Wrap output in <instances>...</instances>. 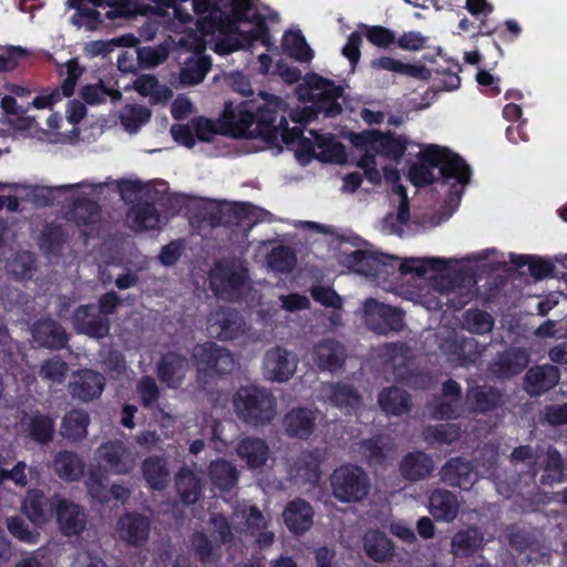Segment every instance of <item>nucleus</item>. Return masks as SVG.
<instances>
[{
	"label": "nucleus",
	"instance_id": "23",
	"mask_svg": "<svg viewBox=\"0 0 567 567\" xmlns=\"http://www.w3.org/2000/svg\"><path fill=\"white\" fill-rule=\"evenodd\" d=\"M264 367L270 380L285 382L293 375L297 363L289 351L277 346L266 352Z\"/></svg>",
	"mask_w": 567,
	"mask_h": 567
},
{
	"label": "nucleus",
	"instance_id": "10",
	"mask_svg": "<svg viewBox=\"0 0 567 567\" xmlns=\"http://www.w3.org/2000/svg\"><path fill=\"white\" fill-rule=\"evenodd\" d=\"M363 310L367 323L378 333L400 332L404 328V312L399 308L369 298Z\"/></svg>",
	"mask_w": 567,
	"mask_h": 567
},
{
	"label": "nucleus",
	"instance_id": "33",
	"mask_svg": "<svg viewBox=\"0 0 567 567\" xmlns=\"http://www.w3.org/2000/svg\"><path fill=\"white\" fill-rule=\"evenodd\" d=\"M237 454L249 467L257 468L266 464L269 447L262 439L247 436L238 443Z\"/></svg>",
	"mask_w": 567,
	"mask_h": 567
},
{
	"label": "nucleus",
	"instance_id": "58",
	"mask_svg": "<svg viewBox=\"0 0 567 567\" xmlns=\"http://www.w3.org/2000/svg\"><path fill=\"white\" fill-rule=\"evenodd\" d=\"M359 29L367 40L379 48H389L395 43V33L382 25L359 24Z\"/></svg>",
	"mask_w": 567,
	"mask_h": 567
},
{
	"label": "nucleus",
	"instance_id": "13",
	"mask_svg": "<svg viewBox=\"0 0 567 567\" xmlns=\"http://www.w3.org/2000/svg\"><path fill=\"white\" fill-rule=\"evenodd\" d=\"M60 499L61 496L56 493L49 497L39 488H30L22 502L21 509L32 524L41 526L53 517Z\"/></svg>",
	"mask_w": 567,
	"mask_h": 567
},
{
	"label": "nucleus",
	"instance_id": "34",
	"mask_svg": "<svg viewBox=\"0 0 567 567\" xmlns=\"http://www.w3.org/2000/svg\"><path fill=\"white\" fill-rule=\"evenodd\" d=\"M484 535L477 527L458 530L452 538V551L457 557H470L483 547Z\"/></svg>",
	"mask_w": 567,
	"mask_h": 567
},
{
	"label": "nucleus",
	"instance_id": "54",
	"mask_svg": "<svg viewBox=\"0 0 567 567\" xmlns=\"http://www.w3.org/2000/svg\"><path fill=\"white\" fill-rule=\"evenodd\" d=\"M329 401L337 408H355L361 402V396L352 385L337 383L330 386Z\"/></svg>",
	"mask_w": 567,
	"mask_h": 567
},
{
	"label": "nucleus",
	"instance_id": "20",
	"mask_svg": "<svg viewBox=\"0 0 567 567\" xmlns=\"http://www.w3.org/2000/svg\"><path fill=\"white\" fill-rule=\"evenodd\" d=\"M55 516L56 523L64 536H79L86 526V516L82 507L61 496L56 504Z\"/></svg>",
	"mask_w": 567,
	"mask_h": 567
},
{
	"label": "nucleus",
	"instance_id": "49",
	"mask_svg": "<svg viewBox=\"0 0 567 567\" xmlns=\"http://www.w3.org/2000/svg\"><path fill=\"white\" fill-rule=\"evenodd\" d=\"M212 68V59L208 55H200L189 60L179 73V81L184 85L199 84Z\"/></svg>",
	"mask_w": 567,
	"mask_h": 567
},
{
	"label": "nucleus",
	"instance_id": "39",
	"mask_svg": "<svg viewBox=\"0 0 567 567\" xmlns=\"http://www.w3.org/2000/svg\"><path fill=\"white\" fill-rule=\"evenodd\" d=\"M27 436L41 444H49L53 440L54 420L45 414L34 413L23 422Z\"/></svg>",
	"mask_w": 567,
	"mask_h": 567
},
{
	"label": "nucleus",
	"instance_id": "14",
	"mask_svg": "<svg viewBox=\"0 0 567 567\" xmlns=\"http://www.w3.org/2000/svg\"><path fill=\"white\" fill-rule=\"evenodd\" d=\"M72 326L76 333L94 339H103L110 332V320L96 312L93 303L79 306L72 315Z\"/></svg>",
	"mask_w": 567,
	"mask_h": 567
},
{
	"label": "nucleus",
	"instance_id": "3",
	"mask_svg": "<svg viewBox=\"0 0 567 567\" xmlns=\"http://www.w3.org/2000/svg\"><path fill=\"white\" fill-rule=\"evenodd\" d=\"M417 158L419 163H413L408 172L409 181L417 188L430 186L439 179L433 174V168L440 169V179L444 184L455 181L466 185L471 181L470 165L447 147L426 145L417 154Z\"/></svg>",
	"mask_w": 567,
	"mask_h": 567
},
{
	"label": "nucleus",
	"instance_id": "29",
	"mask_svg": "<svg viewBox=\"0 0 567 567\" xmlns=\"http://www.w3.org/2000/svg\"><path fill=\"white\" fill-rule=\"evenodd\" d=\"M429 509L435 520L452 522L460 509L457 496L447 489L436 488L430 495Z\"/></svg>",
	"mask_w": 567,
	"mask_h": 567
},
{
	"label": "nucleus",
	"instance_id": "59",
	"mask_svg": "<svg viewBox=\"0 0 567 567\" xmlns=\"http://www.w3.org/2000/svg\"><path fill=\"white\" fill-rule=\"evenodd\" d=\"M151 116L152 113L147 107L134 104L122 113L121 123L127 132L135 133L151 120Z\"/></svg>",
	"mask_w": 567,
	"mask_h": 567
},
{
	"label": "nucleus",
	"instance_id": "32",
	"mask_svg": "<svg viewBox=\"0 0 567 567\" xmlns=\"http://www.w3.org/2000/svg\"><path fill=\"white\" fill-rule=\"evenodd\" d=\"M175 488L185 505L195 504L203 494L202 480L189 468L183 467L175 480Z\"/></svg>",
	"mask_w": 567,
	"mask_h": 567
},
{
	"label": "nucleus",
	"instance_id": "40",
	"mask_svg": "<svg viewBox=\"0 0 567 567\" xmlns=\"http://www.w3.org/2000/svg\"><path fill=\"white\" fill-rule=\"evenodd\" d=\"M143 477L154 491H162L167 486L169 472L163 457L152 455L142 463Z\"/></svg>",
	"mask_w": 567,
	"mask_h": 567
},
{
	"label": "nucleus",
	"instance_id": "48",
	"mask_svg": "<svg viewBox=\"0 0 567 567\" xmlns=\"http://www.w3.org/2000/svg\"><path fill=\"white\" fill-rule=\"evenodd\" d=\"M68 236L59 224H48L40 237V248L47 255L60 256L66 243Z\"/></svg>",
	"mask_w": 567,
	"mask_h": 567
},
{
	"label": "nucleus",
	"instance_id": "60",
	"mask_svg": "<svg viewBox=\"0 0 567 567\" xmlns=\"http://www.w3.org/2000/svg\"><path fill=\"white\" fill-rule=\"evenodd\" d=\"M7 528L9 533L18 540L35 545L39 542L40 533L35 529H30L25 520L20 516H12L7 519Z\"/></svg>",
	"mask_w": 567,
	"mask_h": 567
},
{
	"label": "nucleus",
	"instance_id": "42",
	"mask_svg": "<svg viewBox=\"0 0 567 567\" xmlns=\"http://www.w3.org/2000/svg\"><path fill=\"white\" fill-rule=\"evenodd\" d=\"M212 484L224 492H229L238 481L237 468L228 461L218 458L208 466Z\"/></svg>",
	"mask_w": 567,
	"mask_h": 567
},
{
	"label": "nucleus",
	"instance_id": "8",
	"mask_svg": "<svg viewBox=\"0 0 567 567\" xmlns=\"http://www.w3.org/2000/svg\"><path fill=\"white\" fill-rule=\"evenodd\" d=\"M192 359L199 377L214 379L230 373L235 365L233 353L214 341L197 343Z\"/></svg>",
	"mask_w": 567,
	"mask_h": 567
},
{
	"label": "nucleus",
	"instance_id": "21",
	"mask_svg": "<svg viewBox=\"0 0 567 567\" xmlns=\"http://www.w3.org/2000/svg\"><path fill=\"white\" fill-rule=\"evenodd\" d=\"M440 477L445 484L464 491H468L476 480L472 462L462 456L450 458L440 470Z\"/></svg>",
	"mask_w": 567,
	"mask_h": 567
},
{
	"label": "nucleus",
	"instance_id": "46",
	"mask_svg": "<svg viewBox=\"0 0 567 567\" xmlns=\"http://www.w3.org/2000/svg\"><path fill=\"white\" fill-rule=\"evenodd\" d=\"M281 45L284 52L297 61L309 62L313 58V51L299 30L286 32Z\"/></svg>",
	"mask_w": 567,
	"mask_h": 567
},
{
	"label": "nucleus",
	"instance_id": "19",
	"mask_svg": "<svg viewBox=\"0 0 567 567\" xmlns=\"http://www.w3.org/2000/svg\"><path fill=\"white\" fill-rule=\"evenodd\" d=\"M188 361L186 357L176 351H168L163 354L156 365V375L161 383L169 389H177L182 385Z\"/></svg>",
	"mask_w": 567,
	"mask_h": 567
},
{
	"label": "nucleus",
	"instance_id": "56",
	"mask_svg": "<svg viewBox=\"0 0 567 567\" xmlns=\"http://www.w3.org/2000/svg\"><path fill=\"white\" fill-rule=\"evenodd\" d=\"M464 321L470 332L484 334L492 331L494 327L493 317L484 310L470 309L464 315Z\"/></svg>",
	"mask_w": 567,
	"mask_h": 567
},
{
	"label": "nucleus",
	"instance_id": "27",
	"mask_svg": "<svg viewBox=\"0 0 567 567\" xmlns=\"http://www.w3.org/2000/svg\"><path fill=\"white\" fill-rule=\"evenodd\" d=\"M105 386L104 377L94 370H81L74 381L70 383V392L73 398H78L84 402L99 398Z\"/></svg>",
	"mask_w": 567,
	"mask_h": 567
},
{
	"label": "nucleus",
	"instance_id": "24",
	"mask_svg": "<svg viewBox=\"0 0 567 567\" xmlns=\"http://www.w3.org/2000/svg\"><path fill=\"white\" fill-rule=\"evenodd\" d=\"M312 361L321 371L336 372L346 362L344 348L336 340H322L313 347Z\"/></svg>",
	"mask_w": 567,
	"mask_h": 567
},
{
	"label": "nucleus",
	"instance_id": "45",
	"mask_svg": "<svg viewBox=\"0 0 567 567\" xmlns=\"http://www.w3.org/2000/svg\"><path fill=\"white\" fill-rule=\"evenodd\" d=\"M136 229L153 230L158 227L159 213L154 203L143 202L132 206L127 214Z\"/></svg>",
	"mask_w": 567,
	"mask_h": 567
},
{
	"label": "nucleus",
	"instance_id": "17",
	"mask_svg": "<svg viewBox=\"0 0 567 567\" xmlns=\"http://www.w3.org/2000/svg\"><path fill=\"white\" fill-rule=\"evenodd\" d=\"M31 334L39 347L50 350L66 348L70 336L61 323L51 318H41L31 327Z\"/></svg>",
	"mask_w": 567,
	"mask_h": 567
},
{
	"label": "nucleus",
	"instance_id": "30",
	"mask_svg": "<svg viewBox=\"0 0 567 567\" xmlns=\"http://www.w3.org/2000/svg\"><path fill=\"white\" fill-rule=\"evenodd\" d=\"M433 470L432 457L423 451L409 452L400 463L401 475L412 482L426 478Z\"/></svg>",
	"mask_w": 567,
	"mask_h": 567
},
{
	"label": "nucleus",
	"instance_id": "63",
	"mask_svg": "<svg viewBox=\"0 0 567 567\" xmlns=\"http://www.w3.org/2000/svg\"><path fill=\"white\" fill-rule=\"evenodd\" d=\"M221 115L217 121V125L209 118L198 116L192 120L196 137L202 142H210L216 134L226 135L223 133L220 123Z\"/></svg>",
	"mask_w": 567,
	"mask_h": 567
},
{
	"label": "nucleus",
	"instance_id": "12",
	"mask_svg": "<svg viewBox=\"0 0 567 567\" xmlns=\"http://www.w3.org/2000/svg\"><path fill=\"white\" fill-rule=\"evenodd\" d=\"M221 0H193V8L199 19V27L206 33L225 30H237L236 21L230 12L219 7Z\"/></svg>",
	"mask_w": 567,
	"mask_h": 567
},
{
	"label": "nucleus",
	"instance_id": "1",
	"mask_svg": "<svg viewBox=\"0 0 567 567\" xmlns=\"http://www.w3.org/2000/svg\"><path fill=\"white\" fill-rule=\"evenodd\" d=\"M264 104L256 105L254 101H243L235 105L225 102L221 112L223 133L236 138H260L266 144L278 146L279 127L278 112L282 105L279 96L262 94Z\"/></svg>",
	"mask_w": 567,
	"mask_h": 567
},
{
	"label": "nucleus",
	"instance_id": "62",
	"mask_svg": "<svg viewBox=\"0 0 567 567\" xmlns=\"http://www.w3.org/2000/svg\"><path fill=\"white\" fill-rule=\"evenodd\" d=\"M141 404L145 409H154L159 399V389L151 375L143 377L136 385Z\"/></svg>",
	"mask_w": 567,
	"mask_h": 567
},
{
	"label": "nucleus",
	"instance_id": "64",
	"mask_svg": "<svg viewBox=\"0 0 567 567\" xmlns=\"http://www.w3.org/2000/svg\"><path fill=\"white\" fill-rule=\"evenodd\" d=\"M312 299L326 308L341 309L342 298L337 291L328 286H313L310 289Z\"/></svg>",
	"mask_w": 567,
	"mask_h": 567
},
{
	"label": "nucleus",
	"instance_id": "2",
	"mask_svg": "<svg viewBox=\"0 0 567 567\" xmlns=\"http://www.w3.org/2000/svg\"><path fill=\"white\" fill-rule=\"evenodd\" d=\"M343 264L360 275L383 281L399 279L411 274L423 277L429 271H443L449 268V262L444 258H406L401 260L395 256L360 249L344 255Z\"/></svg>",
	"mask_w": 567,
	"mask_h": 567
},
{
	"label": "nucleus",
	"instance_id": "51",
	"mask_svg": "<svg viewBox=\"0 0 567 567\" xmlns=\"http://www.w3.org/2000/svg\"><path fill=\"white\" fill-rule=\"evenodd\" d=\"M71 214L76 225L90 226L99 220L101 206L87 197H80L74 200Z\"/></svg>",
	"mask_w": 567,
	"mask_h": 567
},
{
	"label": "nucleus",
	"instance_id": "16",
	"mask_svg": "<svg viewBox=\"0 0 567 567\" xmlns=\"http://www.w3.org/2000/svg\"><path fill=\"white\" fill-rule=\"evenodd\" d=\"M465 402L470 412L474 414H487L502 406L503 393L493 385L471 384L465 393Z\"/></svg>",
	"mask_w": 567,
	"mask_h": 567
},
{
	"label": "nucleus",
	"instance_id": "26",
	"mask_svg": "<svg viewBox=\"0 0 567 567\" xmlns=\"http://www.w3.org/2000/svg\"><path fill=\"white\" fill-rule=\"evenodd\" d=\"M560 380L559 369L551 364L530 368L525 375V390L532 396H539L554 389Z\"/></svg>",
	"mask_w": 567,
	"mask_h": 567
},
{
	"label": "nucleus",
	"instance_id": "47",
	"mask_svg": "<svg viewBox=\"0 0 567 567\" xmlns=\"http://www.w3.org/2000/svg\"><path fill=\"white\" fill-rule=\"evenodd\" d=\"M422 436L429 445H451L460 439L461 432L456 424L441 423L424 427Z\"/></svg>",
	"mask_w": 567,
	"mask_h": 567
},
{
	"label": "nucleus",
	"instance_id": "5",
	"mask_svg": "<svg viewBox=\"0 0 567 567\" xmlns=\"http://www.w3.org/2000/svg\"><path fill=\"white\" fill-rule=\"evenodd\" d=\"M249 284L248 269L236 259L216 261L209 272V287L214 295L226 301H239Z\"/></svg>",
	"mask_w": 567,
	"mask_h": 567
},
{
	"label": "nucleus",
	"instance_id": "7",
	"mask_svg": "<svg viewBox=\"0 0 567 567\" xmlns=\"http://www.w3.org/2000/svg\"><path fill=\"white\" fill-rule=\"evenodd\" d=\"M270 215L266 209L259 208L251 203H229L226 205L209 204L202 210V218L212 226L219 225L239 226L248 221L250 226L264 221Z\"/></svg>",
	"mask_w": 567,
	"mask_h": 567
},
{
	"label": "nucleus",
	"instance_id": "9",
	"mask_svg": "<svg viewBox=\"0 0 567 567\" xmlns=\"http://www.w3.org/2000/svg\"><path fill=\"white\" fill-rule=\"evenodd\" d=\"M351 143L357 148H371L375 154L399 162L411 141L405 135H398L392 131L364 130L353 134Z\"/></svg>",
	"mask_w": 567,
	"mask_h": 567
},
{
	"label": "nucleus",
	"instance_id": "15",
	"mask_svg": "<svg viewBox=\"0 0 567 567\" xmlns=\"http://www.w3.org/2000/svg\"><path fill=\"white\" fill-rule=\"evenodd\" d=\"M116 532L121 540L141 548L146 544L151 532V520L137 512H126L117 520Z\"/></svg>",
	"mask_w": 567,
	"mask_h": 567
},
{
	"label": "nucleus",
	"instance_id": "18",
	"mask_svg": "<svg viewBox=\"0 0 567 567\" xmlns=\"http://www.w3.org/2000/svg\"><path fill=\"white\" fill-rule=\"evenodd\" d=\"M528 362L529 358L524 349L512 347L498 352L488 370L497 379H509L523 372Z\"/></svg>",
	"mask_w": 567,
	"mask_h": 567
},
{
	"label": "nucleus",
	"instance_id": "50",
	"mask_svg": "<svg viewBox=\"0 0 567 567\" xmlns=\"http://www.w3.org/2000/svg\"><path fill=\"white\" fill-rule=\"evenodd\" d=\"M268 266L276 272L289 274L297 265L295 250L289 246L274 247L266 257Z\"/></svg>",
	"mask_w": 567,
	"mask_h": 567
},
{
	"label": "nucleus",
	"instance_id": "38",
	"mask_svg": "<svg viewBox=\"0 0 567 567\" xmlns=\"http://www.w3.org/2000/svg\"><path fill=\"white\" fill-rule=\"evenodd\" d=\"M343 94V87L341 85H331V87L318 92L313 96L312 111L315 114H323L324 117H336L341 114L342 106L339 103V99Z\"/></svg>",
	"mask_w": 567,
	"mask_h": 567
},
{
	"label": "nucleus",
	"instance_id": "4",
	"mask_svg": "<svg viewBox=\"0 0 567 567\" xmlns=\"http://www.w3.org/2000/svg\"><path fill=\"white\" fill-rule=\"evenodd\" d=\"M237 417L248 426L259 427L269 424L277 409L274 394L257 385H243L233 396Z\"/></svg>",
	"mask_w": 567,
	"mask_h": 567
},
{
	"label": "nucleus",
	"instance_id": "61",
	"mask_svg": "<svg viewBox=\"0 0 567 567\" xmlns=\"http://www.w3.org/2000/svg\"><path fill=\"white\" fill-rule=\"evenodd\" d=\"M318 148L321 150L323 161L342 163L344 158V146L342 143L334 140L332 135L316 136Z\"/></svg>",
	"mask_w": 567,
	"mask_h": 567
},
{
	"label": "nucleus",
	"instance_id": "31",
	"mask_svg": "<svg viewBox=\"0 0 567 567\" xmlns=\"http://www.w3.org/2000/svg\"><path fill=\"white\" fill-rule=\"evenodd\" d=\"M365 555L375 563H384L392 558L394 553L393 542L385 533L373 529L369 530L363 538Z\"/></svg>",
	"mask_w": 567,
	"mask_h": 567
},
{
	"label": "nucleus",
	"instance_id": "6",
	"mask_svg": "<svg viewBox=\"0 0 567 567\" xmlns=\"http://www.w3.org/2000/svg\"><path fill=\"white\" fill-rule=\"evenodd\" d=\"M332 495L341 503H358L370 491V478L367 472L355 464H343L337 467L331 476Z\"/></svg>",
	"mask_w": 567,
	"mask_h": 567
},
{
	"label": "nucleus",
	"instance_id": "55",
	"mask_svg": "<svg viewBox=\"0 0 567 567\" xmlns=\"http://www.w3.org/2000/svg\"><path fill=\"white\" fill-rule=\"evenodd\" d=\"M107 96L116 101L122 97V93L118 90L105 86L102 80L96 84L84 85L81 90V97L90 105L104 103Z\"/></svg>",
	"mask_w": 567,
	"mask_h": 567
},
{
	"label": "nucleus",
	"instance_id": "25",
	"mask_svg": "<svg viewBox=\"0 0 567 567\" xmlns=\"http://www.w3.org/2000/svg\"><path fill=\"white\" fill-rule=\"evenodd\" d=\"M100 462L113 474H127L132 465L130 453L122 441H107L97 449Z\"/></svg>",
	"mask_w": 567,
	"mask_h": 567
},
{
	"label": "nucleus",
	"instance_id": "36",
	"mask_svg": "<svg viewBox=\"0 0 567 567\" xmlns=\"http://www.w3.org/2000/svg\"><path fill=\"white\" fill-rule=\"evenodd\" d=\"M53 470L63 481L76 482L83 475L84 464L76 453L61 451L53 460Z\"/></svg>",
	"mask_w": 567,
	"mask_h": 567
},
{
	"label": "nucleus",
	"instance_id": "44",
	"mask_svg": "<svg viewBox=\"0 0 567 567\" xmlns=\"http://www.w3.org/2000/svg\"><path fill=\"white\" fill-rule=\"evenodd\" d=\"M90 415L84 410L72 409L62 420V434L72 441H80L87 434Z\"/></svg>",
	"mask_w": 567,
	"mask_h": 567
},
{
	"label": "nucleus",
	"instance_id": "43",
	"mask_svg": "<svg viewBox=\"0 0 567 567\" xmlns=\"http://www.w3.org/2000/svg\"><path fill=\"white\" fill-rule=\"evenodd\" d=\"M189 544L193 555L202 565H212L220 559V546H214L204 532H194L189 536Z\"/></svg>",
	"mask_w": 567,
	"mask_h": 567
},
{
	"label": "nucleus",
	"instance_id": "52",
	"mask_svg": "<svg viewBox=\"0 0 567 567\" xmlns=\"http://www.w3.org/2000/svg\"><path fill=\"white\" fill-rule=\"evenodd\" d=\"M89 491L92 497L99 499L102 504H107L112 499L125 504L131 497V489L128 487L121 484H112L110 489H105L101 480H93Z\"/></svg>",
	"mask_w": 567,
	"mask_h": 567
},
{
	"label": "nucleus",
	"instance_id": "11",
	"mask_svg": "<svg viewBox=\"0 0 567 567\" xmlns=\"http://www.w3.org/2000/svg\"><path fill=\"white\" fill-rule=\"evenodd\" d=\"M243 316L233 308L219 307L208 317L209 334L220 341H233L245 332Z\"/></svg>",
	"mask_w": 567,
	"mask_h": 567
},
{
	"label": "nucleus",
	"instance_id": "22",
	"mask_svg": "<svg viewBox=\"0 0 567 567\" xmlns=\"http://www.w3.org/2000/svg\"><path fill=\"white\" fill-rule=\"evenodd\" d=\"M316 420L312 410L297 406L285 414L282 426L287 436L306 441L313 434Z\"/></svg>",
	"mask_w": 567,
	"mask_h": 567
},
{
	"label": "nucleus",
	"instance_id": "37",
	"mask_svg": "<svg viewBox=\"0 0 567 567\" xmlns=\"http://www.w3.org/2000/svg\"><path fill=\"white\" fill-rule=\"evenodd\" d=\"M251 23H255V28L248 31H241L239 28L237 30H225V32L238 34L241 39L240 44L230 43L229 51H235L243 47H251L257 41L266 47L270 44V31L265 21V18L259 13H255V20Z\"/></svg>",
	"mask_w": 567,
	"mask_h": 567
},
{
	"label": "nucleus",
	"instance_id": "28",
	"mask_svg": "<svg viewBox=\"0 0 567 567\" xmlns=\"http://www.w3.org/2000/svg\"><path fill=\"white\" fill-rule=\"evenodd\" d=\"M313 509L302 499L296 498L289 502L284 512V520L287 528L295 535H301L310 529L313 523Z\"/></svg>",
	"mask_w": 567,
	"mask_h": 567
},
{
	"label": "nucleus",
	"instance_id": "35",
	"mask_svg": "<svg viewBox=\"0 0 567 567\" xmlns=\"http://www.w3.org/2000/svg\"><path fill=\"white\" fill-rule=\"evenodd\" d=\"M567 478V464L565 463L560 452L553 445H549L546 452L544 464V473L539 482L544 486H553L561 483Z\"/></svg>",
	"mask_w": 567,
	"mask_h": 567
},
{
	"label": "nucleus",
	"instance_id": "57",
	"mask_svg": "<svg viewBox=\"0 0 567 567\" xmlns=\"http://www.w3.org/2000/svg\"><path fill=\"white\" fill-rule=\"evenodd\" d=\"M68 364L60 357H53L43 361L40 367L39 375L44 381H51L61 384L65 381Z\"/></svg>",
	"mask_w": 567,
	"mask_h": 567
},
{
	"label": "nucleus",
	"instance_id": "53",
	"mask_svg": "<svg viewBox=\"0 0 567 567\" xmlns=\"http://www.w3.org/2000/svg\"><path fill=\"white\" fill-rule=\"evenodd\" d=\"M452 347L454 350L451 352V361L460 367H468L480 359L478 343L473 338L454 342Z\"/></svg>",
	"mask_w": 567,
	"mask_h": 567
},
{
	"label": "nucleus",
	"instance_id": "41",
	"mask_svg": "<svg viewBox=\"0 0 567 567\" xmlns=\"http://www.w3.org/2000/svg\"><path fill=\"white\" fill-rule=\"evenodd\" d=\"M379 404L381 409L392 415L400 416L410 411V394L398 386H391L382 390L379 394Z\"/></svg>",
	"mask_w": 567,
	"mask_h": 567
}]
</instances>
